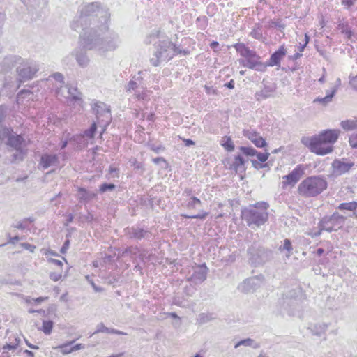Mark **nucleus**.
<instances>
[{
	"label": "nucleus",
	"mask_w": 357,
	"mask_h": 357,
	"mask_svg": "<svg viewBox=\"0 0 357 357\" xmlns=\"http://www.w3.org/2000/svg\"><path fill=\"white\" fill-rule=\"evenodd\" d=\"M116 188V185L112 183H104L99 186V192L105 193L108 191H112Z\"/></svg>",
	"instance_id": "09e8293b"
},
{
	"label": "nucleus",
	"mask_w": 357,
	"mask_h": 357,
	"mask_svg": "<svg viewBox=\"0 0 357 357\" xmlns=\"http://www.w3.org/2000/svg\"><path fill=\"white\" fill-rule=\"evenodd\" d=\"M39 70L38 63L33 60L24 59L17 66V75L21 81L33 79Z\"/></svg>",
	"instance_id": "4468645a"
},
{
	"label": "nucleus",
	"mask_w": 357,
	"mask_h": 357,
	"mask_svg": "<svg viewBox=\"0 0 357 357\" xmlns=\"http://www.w3.org/2000/svg\"><path fill=\"white\" fill-rule=\"evenodd\" d=\"M84 48L102 52L115 50L121 44L118 33L109 30L108 22L90 28L89 32L79 33Z\"/></svg>",
	"instance_id": "f257e3e1"
},
{
	"label": "nucleus",
	"mask_w": 357,
	"mask_h": 357,
	"mask_svg": "<svg viewBox=\"0 0 357 357\" xmlns=\"http://www.w3.org/2000/svg\"><path fill=\"white\" fill-rule=\"evenodd\" d=\"M77 216L79 223H91L95 219L93 215L90 211H87L86 214L79 213L77 214Z\"/></svg>",
	"instance_id": "e433bc0d"
},
{
	"label": "nucleus",
	"mask_w": 357,
	"mask_h": 357,
	"mask_svg": "<svg viewBox=\"0 0 357 357\" xmlns=\"http://www.w3.org/2000/svg\"><path fill=\"white\" fill-rule=\"evenodd\" d=\"M72 56L75 57L78 65L82 68H85L89 63V59L86 52L82 49L75 50L72 52Z\"/></svg>",
	"instance_id": "a878e982"
},
{
	"label": "nucleus",
	"mask_w": 357,
	"mask_h": 357,
	"mask_svg": "<svg viewBox=\"0 0 357 357\" xmlns=\"http://www.w3.org/2000/svg\"><path fill=\"white\" fill-rule=\"evenodd\" d=\"M327 186V181L323 177L310 176L299 184L298 191L304 197H312L321 194Z\"/></svg>",
	"instance_id": "1a4fd4ad"
},
{
	"label": "nucleus",
	"mask_w": 357,
	"mask_h": 357,
	"mask_svg": "<svg viewBox=\"0 0 357 357\" xmlns=\"http://www.w3.org/2000/svg\"><path fill=\"white\" fill-rule=\"evenodd\" d=\"M240 346L249 347L253 349H257L259 347V344L256 342L253 339L246 338L238 341L235 345L234 348L236 349Z\"/></svg>",
	"instance_id": "473e14b6"
},
{
	"label": "nucleus",
	"mask_w": 357,
	"mask_h": 357,
	"mask_svg": "<svg viewBox=\"0 0 357 357\" xmlns=\"http://www.w3.org/2000/svg\"><path fill=\"white\" fill-rule=\"evenodd\" d=\"M22 58L17 55L6 56L1 63V67L4 73L10 71L14 67H16L17 72V66L22 62Z\"/></svg>",
	"instance_id": "5701e85b"
},
{
	"label": "nucleus",
	"mask_w": 357,
	"mask_h": 357,
	"mask_svg": "<svg viewBox=\"0 0 357 357\" xmlns=\"http://www.w3.org/2000/svg\"><path fill=\"white\" fill-rule=\"evenodd\" d=\"M208 213L202 211L197 215H194L195 219L204 220L208 216Z\"/></svg>",
	"instance_id": "0e129e2a"
},
{
	"label": "nucleus",
	"mask_w": 357,
	"mask_h": 357,
	"mask_svg": "<svg viewBox=\"0 0 357 357\" xmlns=\"http://www.w3.org/2000/svg\"><path fill=\"white\" fill-rule=\"evenodd\" d=\"M146 89L145 84H141L138 83L137 81H134L131 79L125 86V90L126 92L134 91L135 93V96L138 99H144V90Z\"/></svg>",
	"instance_id": "b1692460"
},
{
	"label": "nucleus",
	"mask_w": 357,
	"mask_h": 357,
	"mask_svg": "<svg viewBox=\"0 0 357 357\" xmlns=\"http://www.w3.org/2000/svg\"><path fill=\"white\" fill-rule=\"evenodd\" d=\"M79 15L76 17L71 22L72 29L80 33L89 32L90 29L88 24H92L94 26L102 24H107L110 18V14L107 8L100 6L98 2H92L82 5L79 10Z\"/></svg>",
	"instance_id": "f03ea898"
},
{
	"label": "nucleus",
	"mask_w": 357,
	"mask_h": 357,
	"mask_svg": "<svg viewBox=\"0 0 357 357\" xmlns=\"http://www.w3.org/2000/svg\"><path fill=\"white\" fill-rule=\"evenodd\" d=\"M351 86L357 91V75L353 77L349 82Z\"/></svg>",
	"instance_id": "774afa93"
},
{
	"label": "nucleus",
	"mask_w": 357,
	"mask_h": 357,
	"mask_svg": "<svg viewBox=\"0 0 357 357\" xmlns=\"http://www.w3.org/2000/svg\"><path fill=\"white\" fill-rule=\"evenodd\" d=\"M59 165V158L57 154L45 153L40 157L38 167L40 169L45 170L51 167H57Z\"/></svg>",
	"instance_id": "6ab92c4d"
},
{
	"label": "nucleus",
	"mask_w": 357,
	"mask_h": 357,
	"mask_svg": "<svg viewBox=\"0 0 357 357\" xmlns=\"http://www.w3.org/2000/svg\"><path fill=\"white\" fill-rule=\"evenodd\" d=\"M153 46V57L150 59L153 66H158L161 61H169L181 53V49L168 39L159 40L154 43Z\"/></svg>",
	"instance_id": "423d86ee"
},
{
	"label": "nucleus",
	"mask_w": 357,
	"mask_h": 357,
	"mask_svg": "<svg viewBox=\"0 0 357 357\" xmlns=\"http://www.w3.org/2000/svg\"><path fill=\"white\" fill-rule=\"evenodd\" d=\"M130 162L135 169H141L142 171L144 170L143 164L142 162H139L136 158L130 160Z\"/></svg>",
	"instance_id": "5fc2aeb1"
},
{
	"label": "nucleus",
	"mask_w": 357,
	"mask_h": 357,
	"mask_svg": "<svg viewBox=\"0 0 357 357\" xmlns=\"http://www.w3.org/2000/svg\"><path fill=\"white\" fill-rule=\"evenodd\" d=\"M97 122H93L88 129L84 130V136L89 139L93 138L97 130Z\"/></svg>",
	"instance_id": "c03bdc74"
},
{
	"label": "nucleus",
	"mask_w": 357,
	"mask_h": 357,
	"mask_svg": "<svg viewBox=\"0 0 357 357\" xmlns=\"http://www.w3.org/2000/svg\"><path fill=\"white\" fill-rule=\"evenodd\" d=\"M349 142L353 149H357V132L351 135Z\"/></svg>",
	"instance_id": "4d7b16f0"
},
{
	"label": "nucleus",
	"mask_w": 357,
	"mask_h": 357,
	"mask_svg": "<svg viewBox=\"0 0 357 357\" xmlns=\"http://www.w3.org/2000/svg\"><path fill=\"white\" fill-rule=\"evenodd\" d=\"M345 220V217L337 212H334L331 215L324 216L319 220L318 227L329 233L336 231L342 227Z\"/></svg>",
	"instance_id": "f8f14e48"
},
{
	"label": "nucleus",
	"mask_w": 357,
	"mask_h": 357,
	"mask_svg": "<svg viewBox=\"0 0 357 357\" xmlns=\"http://www.w3.org/2000/svg\"><path fill=\"white\" fill-rule=\"evenodd\" d=\"M148 146L151 151H154L156 153H159L160 151L165 149V148L162 145H157L153 143L148 144Z\"/></svg>",
	"instance_id": "864d4df0"
},
{
	"label": "nucleus",
	"mask_w": 357,
	"mask_h": 357,
	"mask_svg": "<svg viewBox=\"0 0 357 357\" xmlns=\"http://www.w3.org/2000/svg\"><path fill=\"white\" fill-rule=\"evenodd\" d=\"M165 6L167 11L175 14L183 13L185 10L184 4L181 0H165Z\"/></svg>",
	"instance_id": "393cba45"
},
{
	"label": "nucleus",
	"mask_w": 357,
	"mask_h": 357,
	"mask_svg": "<svg viewBox=\"0 0 357 357\" xmlns=\"http://www.w3.org/2000/svg\"><path fill=\"white\" fill-rule=\"evenodd\" d=\"M221 146L227 151L231 152L234 150V144L229 136H224L220 141Z\"/></svg>",
	"instance_id": "72a5a7b5"
},
{
	"label": "nucleus",
	"mask_w": 357,
	"mask_h": 357,
	"mask_svg": "<svg viewBox=\"0 0 357 357\" xmlns=\"http://www.w3.org/2000/svg\"><path fill=\"white\" fill-rule=\"evenodd\" d=\"M35 219L33 218H25L22 220L20 221L17 225H13V227L17 228L18 229H27L29 225L33 222Z\"/></svg>",
	"instance_id": "ea45409f"
},
{
	"label": "nucleus",
	"mask_w": 357,
	"mask_h": 357,
	"mask_svg": "<svg viewBox=\"0 0 357 357\" xmlns=\"http://www.w3.org/2000/svg\"><path fill=\"white\" fill-rule=\"evenodd\" d=\"M139 258L142 262H145L146 259L147 261L150 259L149 257H146V250H143L142 252H139Z\"/></svg>",
	"instance_id": "338daca9"
},
{
	"label": "nucleus",
	"mask_w": 357,
	"mask_h": 357,
	"mask_svg": "<svg viewBox=\"0 0 357 357\" xmlns=\"http://www.w3.org/2000/svg\"><path fill=\"white\" fill-rule=\"evenodd\" d=\"M236 50L244 57V59H240L239 63L243 67L255 70L259 72H265L267 65L260 61L261 57L256 51L250 50L244 43H238L234 45Z\"/></svg>",
	"instance_id": "0eeeda50"
},
{
	"label": "nucleus",
	"mask_w": 357,
	"mask_h": 357,
	"mask_svg": "<svg viewBox=\"0 0 357 357\" xmlns=\"http://www.w3.org/2000/svg\"><path fill=\"white\" fill-rule=\"evenodd\" d=\"M8 243H11V244H16L17 243V241L20 240V237L19 236H15L13 237L10 236V234H8Z\"/></svg>",
	"instance_id": "69168bd1"
},
{
	"label": "nucleus",
	"mask_w": 357,
	"mask_h": 357,
	"mask_svg": "<svg viewBox=\"0 0 357 357\" xmlns=\"http://www.w3.org/2000/svg\"><path fill=\"white\" fill-rule=\"evenodd\" d=\"M278 250L280 252L287 251V253L286 254V257H289L291 255L293 251L291 241L288 238H285L283 241V244L279 247Z\"/></svg>",
	"instance_id": "f704fd0d"
},
{
	"label": "nucleus",
	"mask_w": 357,
	"mask_h": 357,
	"mask_svg": "<svg viewBox=\"0 0 357 357\" xmlns=\"http://www.w3.org/2000/svg\"><path fill=\"white\" fill-rule=\"evenodd\" d=\"M93 113L96 115L98 125L102 128L100 135H102L112 121L110 109L107 105L100 101L96 102L92 107Z\"/></svg>",
	"instance_id": "9b49d317"
},
{
	"label": "nucleus",
	"mask_w": 357,
	"mask_h": 357,
	"mask_svg": "<svg viewBox=\"0 0 357 357\" xmlns=\"http://www.w3.org/2000/svg\"><path fill=\"white\" fill-rule=\"evenodd\" d=\"M337 91L336 87H333L331 91H327L326 96L324 98L318 97L314 99V102H319L323 105H326L332 101L333 96Z\"/></svg>",
	"instance_id": "7c9ffc66"
},
{
	"label": "nucleus",
	"mask_w": 357,
	"mask_h": 357,
	"mask_svg": "<svg viewBox=\"0 0 357 357\" xmlns=\"http://www.w3.org/2000/svg\"><path fill=\"white\" fill-rule=\"evenodd\" d=\"M201 204L202 202L199 198L196 197H192L187 204V208L189 209H194L197 207V205H200Z\"/></svg>",
	"instance_id": "8fccbe9b"
},
{
	"label": "nucleus",
	"mask_w": 357,
	"mask_h": 357,
	"mask_svg": "<svg viewBox=\"0 0 357 357\" xmlns=\"http://www.w3.org/2000/svg\"><path fill=\"white\" fill-rule=\"evenodd\" d=\"M208 20L206 16H199L196 20V24L199 29L205 30L208 26Z\"/></svg>",
	"instance_id": "de8ad7c7"
},
{
	"label": "nucleus",
	"mask_w": 357,
	"mask_h": 357,
	"mask_svg": "<svg viewBox=\"0 0 357 357\" xmlns=\"http://www.w3.org/2000/svg\"><path fill=\"white\" fill-rule=\"evenodd\" d=\"M99 333H111V334H116V335H126L127 333L125 332H123L121 331L115 329V328H110L104 325L103 323H99L97 325L96 330L93 333H92L90 337H91L93 335Z\"/></svg>",
	"instance_id": "c756f323"
},
{
	"label": "nucleus",
	"mask_w": 357,
	"mask_h": 357,
	"mask_svg": "<svg viewBox=\"0 0 357 357\" xmlns=\"http://www.w3.org/2000/svg\"><path fill=\"white\" fill-rule=\"evenodd\" d=\"M287 54V50L284 45L280 46V47L271 54V56L265 65L268 66H280L281 61L284 58Z\"/></svg>",
	"instance_id": "412c9836"
},
{
	"label": "nucleus",
	"mask_w": 357,
	"mask_h": 357,
	"mask_svg": "<svg viewBox=\"0 0 357 357\" xmlns=\"http://www.w3.org/2000/svg\"><path fill=\"white\" fill-rule=\"evenodd\" d=\"M54 322L51 320H43L41 330L45 335H50L52 333Z\"/></svg>",
	"instance_id": "79ce46f5"
},
{
	"label": "nucleus",
	"mask_w": 357,
	"mask_h": 357,
	"mask_svg": "<svg viewBox=\"0 0 357 357\" xmlns=\"http://www.w3.org/2000/svg\"><path fill=\"white\" fill-rule=\"evenodd\" d=\"M31 14L38 16L43 10L47 6V0H21Z\"/></svg>",
	"instance_id": "aec40b11"
},
{
	"label": "nucleus",
	"mask_w": 357,
	"mask_h": 357,
	"mask_svg": "<svg viewBox=\"0 0 357 357\" xmlns=\"http://www.w3.org/2000/svg\"><path fill=\"white\" fill-rule=\"evenodd\" d=\"M328 328V324L326 323L310 324L307 329L313 335L321 337L324 335Z\"/></svg>",
	"instance_id": "cd10ccee"
},
{
	"label": "nucleus",
	"mask_w": 357,
	"mask_h": 357,
	"mask_svg": "<svg viewBox=\"0 0 357 357\" xmlns=\"http://www.w3.org/2000/svg\"><path fill=\"white\" fill-rule=\"evenodd\" d=\"M229 169L236 173H242L245 171V160L241 155H237L234 157V162L230 165Z\"/></svg>",
	"instance_id": "c85d7f7f"
},
{
	"label": "nucleus",
	"mask_w": 357,
	"mask_h": 357,
	"mask_svg": "<svg viewBox=\"0 0 357 357\" xmlns=\"http://www.w3.org/2000/svg\"><path fill=\"white\" fill-rule=\"evenodd\" d=\"M208 268L206 264H202L194 268L192 274L187 278V281L191 284L197 285L206 280Z\"/></svg>",
	"instance_id": "a211bd4d"
},
{
	"label": "nucleus",
	"mask_w": 357,
	"mask_h": 357,
	"mask_svg": "<svg viewBox=\"0 0 357 357\" xmlns=\"http://www.w3.org/2000/svg\"><path fill=\"white\" fill-rule=\"evenodd\" d=\"M17 348V343H13V344H6L5 345L3 346L2 347V350H6V351H15Z\"/></svg>",
	"instance_id": "bf43d9fd"
},
{
	"label": "nucleus",
	"mask_w": 357,
	"mask_h": 357,
	"mask_svg": "<svg viewBox=\"0 0 357 357\" xmlns=\"http://www.w3.org/2000/svg\"><path fill=\"white\" fill-rule=\"evenodd\" d=\"M124 235L129 239L140 241L145 240L151 241L153 235L148 227L141 225H135L131 227H127L123 229Z\"/></svg>",
	"instance_id": "ddd939ff"
},
{
	"label": "nucleus",
	"mask_w": 357,
	"mask_h": 357,
	"mask_svg": "<svg viewBox=\"0 0 357 357\" xmlns=\"http://www.w3.org/2000/svg\"><path fill=\"white\" fill-rule=\"evenodd\" d=\"M275 90L273 85H264L263 89L258 93V95L263 99H266L271 97L272 93Z\"/></svg>",
	"instance_id": "4c0bfd02"
},
{
	"label": "nucleus",
	"mask_w": 357,
	"mask_h": 357,
	"mask_svg": "<svg viewBox=\"0 0 357 357\" xmlns=\"http://www.w3.org/2000/svg\"><path fill=\"white\" fill-rule=\"evenodd\" d=\"M74 340L70 341L67 343H64L58 347L60 349L61 352L63 354H68L73 351L72 344L74 343Z\"/></svg>",
	"instance_id": "a18cd8bd"
},
{
	"label": "nucleus",
	"mask_w": 357,
	"mask_h": 357,
	"mask_svg": "<svg viewBox=\"0 0 357 357\" xmlns=\"http://www.w3.org/2000/svg\"><path fill=\"white\" fill-rule=\"evenodd\" d=\"M264 279V278L261 274L248 278L241 282L237 289L244 294L253 293L261 286Z\"/></svg>",
	"instance_id": "2eb2a0df"
},
{
	"label": "nucleus",
	"mask_w": 357,
	"mask_h": 357,
	"mask_svg": "<svg viewBox=\"0 0 357 357\" xmlns=\"http://www.w3.org/2000/svg\"><path fill=\"white\" fill-rule=\"evenodd\" d=\"M50 77H52L55 81L59 82L61 84H64V77L61 73H54Z\"/></svg>",
	"instance_id": "13d9d810"
},
{
	"label": "nucleus",
	"mask_w": 357,
	"mask_h": 357,
	"mask_svg": "<svg viewBox=\"0 0 357 357\" xmlns=\"http://www.w3.org/2000/svg\"><path fill=\"white\" fill-rule=\"evenodd\" d=\"M337 208L339 210H347L349 211H354L357 208V202H344L340 204Z\"/></svg>",
	"instance_id": "a19ab883"
},
{
	"label": "nucleus",
	"mask_w": 357,
	"mask_h": 357,
	"mask_svg": "<svg viewBox=\"0 0 357 357\" xmlns=\"http://www.w3.org/2000/svg\"><path fill=\"white\" fill-rule=\"evenodd\" d=\"M70 246V240L66 239L60 249V252L65 254Z\"/></svg>",
	"instance_id": "e2e57ef3"
},
{
	"label": "nucleus",
	"mask_w": 357,
	"mask_h": 357,
	"mask_svg": "<svg viewBox=\"0 0 357 357\" xmlns=\"http://www.w3.org/2000/svg\"><path fill=\"white\" fill-rule=\"evenodd\" d=\"M172 304L182 307L185 306L183 298L178 296L173 298Z\"/></svg>",
	"instance_id": "6e6d98bb"
},
{
	"label": "nucleus",
	"mask_w": 357,
	"mask_h": 357,
	"mask_svg": "<svg viewBox=\"0 0 357 357\" xmlns=\"http://www.w3.org/2000/svg\"><path fill=\"white\" fill-rule=\"evenodd\" d=\"M340 131L337 129H326L312 137H303L301 143L311 152L318 155H325L333 151V144L337 142Z\"/></svg>",
	"instance_id": "20e7f679"
},
{
	"label": "nucleus",
	"mask_w": 357,
	"mask_h": 357,
	"mask_svg": "<svg viewBox=\"0 0 357 357\" xmlns=\"http://www.w3.org/2000/svg\"><path fill=\"white\" fill-rule=\"evenodd\" d=\"M337 28L340 30L341 33L345 34L348 38H351L353 33L347 21H345L344 19L340 20Z\"/></svg>",
	"instance_id": "2f4dec72"
},
{
	"label": "nucleus",
	"mask_w": 357,
	"mask_h": 357,
	"mask_svg": "<svg viewBox=\"0 0 357 357\" xmlns=\"http://www.w3.org/2000/svg\"><path fill=\"white\" fill-rule=\"evenodd\" d=\"M66 88L68 89L67 98H71L73 100H79L81 99L79 97L80 93L78 91L77 87L67 85Z\"/></svg>",
	"instance_id": "58836bf2"
},
{
	"label": "nucleus",
	"mask_w": 357,
	"mask_h": 357,
	"mask_svg": "<svg viewBox=\"0 0 357 357\" xmlns=\"http://www.w3.org/2000/svg\"><path fill=\"white\" fill-rule=\"evenodd\" d=\"M269 204L258 202L241 209V218L251 229H255L264 225L268 220Z\"/></svg>",
	"instance_id": "39448f33"
},
{
	"label": "nucleus",
	"mask_w": 357,
	"mask_h": 357,
	"mask_svg": "<svg viewBox=\"0 0 357 357\" xmlns=\"http://www.w3.org/2000/svg\"><path fill=\"white\" fill-rule=\"evenodd\" d=\"M247 252L249 261L255 266L263 265L273 258L272 250L255 242L248 248Z\"/></svg>",
	"instance_id": "9d476101"
},
{
	"label": "nucleus",
	"mask_w": 357,
	"mask_h": 357,
	"mask_svg": "<svg viewBox=\"0 0 357 357\" xmlns=\"http://www.w3.org/2000/svg\"><path fill=\"white\" fill-rule=\"evenodd\" d=\"M62 277L61 273L52 272L50 273V278L54 282L59 281Z\"/></svg>",
	"instance_id": "680f3d73"
},
{
	"label": "nucleus",
	"mask_w": 357,
	"mask_h": 357,
	"mask_svg": "<svg viewBox=\"0 0 357 357\" xmlns=\"http://www.w3.org/2000/svg\"><path fill=\"white\" fill-rule=\"evenodd\" d=\"M354 166L355 162L346 158L335 159L333 161L331 165L333 174L336 176L348 173Z\"/></svg>",
	"instance_id": "f3484780"
},
{
	"label": "nucleus",
	"mask_w": 357,
	"mask_h": 357,
	"mask_svg": "<svg viewBox=\"0 0 357 357\" xmlns=\"http://www.w3.org/2000/svg\"><path fill=\"white\" fill-rule=\"evenodd\" d=\"M20 245L25 250H29L30 252H34L36 247L34 245L29 243H22Z\"/></svg>",
	"instance_id": "052dcab7"
},
{
	"label": "nucleus",
	"mask_w": 357,
	"mask_h": 357,
	"mask_svg": "<svg viewBox=\"0 0 357 357\" xmlns=\"http://www.w3.org/2000/svg\"><path fill=\"white\" fill-rule=\"evenodd\" d=\"M259 161L261 162H265L269 158L270 153L267 151L264 153H260L257 151V153L255 155Z\"/></svg>",
	"instance_id": "603ef678"
},
{
	"label": "nucleus",
	"mask_w": 357,
	"mask_h": 357,
	"mask_svg": "<svg viewBox=\"0 0 357 357\" xmlns=\"http://www.w3.org/2000/svg\"><path fill=\"white\" fill-rule=\"evenodd\" d=\"M216 317L213 313H201L198 315L197 322L199 324H205L215 319Z\"/></svg>",
	"instance_id": "c9c22d12"
},
{
	"label": "nucleus",
	"mask_w": 357,
	"mask_h": 357,
	"mask_svg": "<svg viewBox=\"0 0 357 357\" xmlns=\"http://www.w3.org/2000/svg\"><path fill=\"white\" fill-rule=\"evenodd\" d=\"M342 128L345 130H352L357 128V119L355 121L347 120L341 122Z\"/></svg>",
	"instance_id": "37998d69"
},
{
	"label": "nucleus",
	"mask_w": 357,
	"mask_h": 357,
	"mask_svg": "<svg viewBox=\"0 0 357 357\" xmlns=\"http://www.w3.org/2000/svg\"><path fill=\"white\" fill-rule=\"evenodd\" d=\"M243 136L250 140L253 144L257 148H264L267 146V143L259 132L250 129L243 130Z\"/></svg>",
	"instance_id": "4be33fe9"
},
{
	"label": "nucleus",
	"mask_w": 357,
	"mask_h": 357,
	"mask_svg": "<svg viewBox=\"0 0 357 357\" xmlns=\"http://www.w3.org/2000/svg\"><path fill=\"white\" fill-rule=\"evenodd\" d=\"M303 165H298L289 174L282 176V187L294 186L305 174Z\"/></svg>",
	"instance_id": "dca6fc26"
},
{
	"label": "nucleus",
	"mask_w": 357,
	"mask_h": 357,
	"mask_svg": "<svg viewBox=\"0 0 357 357\" xmlns=\"http://www.w3.org/2000/svg\"><path fill=\"white\" fill-rule=\"evenodd\" d=\"M139 252V248L137 246L127 247L123 252V255H130L131 257Z\"/></svg>",
	"instance_id": "3c124183"
},
{
	"label": "nucleus",
	"mask_w": 357,
	"mask_h": 357,
	"mask_svg": "<svg viewBox=\"0 0 357 357\" xmlns=\"http://www.w3.org/2000/svg\"><path fill=\"white\" fill-rule=\"evenodd\" d=\"M6 108L0 106V142L6 140V145L15 151L11 156V162L18 163L23 161L27 155V144L22 135L17 134L12 128L6 126Z\"/></svg>",
	"instance_id": "7ed1b4c3"
},
{
	"label": "nucleus",
	"mask_w": 357,
	"mask_h": 357,
	"mask_svg": "<svg viewBox=\"0 0 357 357\" xmlns=\"http://www.w3.org/2000/svg\"><path fill=\"white\" fill-rule=\"evenodd\" d=\"M239 150L246 156H255L257 153V151L252 146H241Z\"/></svg>",
	"instance_id": "49530a36"
},
{
	"label": "nucleus",
	"mask_w": 357,
	"mask_h": 357,
	"mask_svg": "<svg viewBox=\"0 0 357 357\" xmlns=\"http://www.w3.org/2000/svg\"><path fill=\"white\" fill-rule=\"evenodd\" d=\"M97 194L93 191H89L84 188H78L77 199L79 202L84 204H87L93 199H95Z\"/></svg>",
	"instance_id": "bb28decb"
},
{
	"label": "nucleus",
	"mask_w": 357,
	"mask_h": 357,
	"mask_svg": "<svg viewBox=\"0 0 357 357\" xmlns=\"http://www.w3.org/2000/svg\"><path fill=\"white\" fill-rule=\"evenodd\" d=\"M302 296L300 291L292 290L284 294L279 302L280 312L282 314L299 316L302 308Z\"/></svg>",
	"instance_id": "6e6552de"
}]
</instances>
